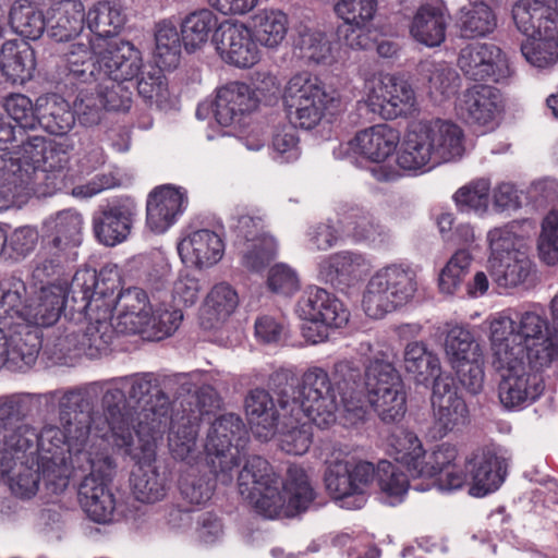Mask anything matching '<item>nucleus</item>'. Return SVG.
<instances>
[{
    "instance_id": "obj_1",
    "label": "nucleus",
    "mask_w": 558,
    "mask_h": 558,
    "mask_svg": "<svg viewBox=\"0 0 558 558\" xmlns=\"http://www.w3.org/2000/svg\"><path fill=\"white\" fill-rule=\"evenodd\" d=\"M40 396L33 393H13L0 398V454L4 470H10L16 459L23 463L37 464L45 473H52L53 477L66 480L78 475V466L74 459L80 453L89 456L94 460L99 451L109 448H98L92 445L89 449L74 437H70L66 429V415L61 413L64 421L63 429L57 426H45L40 432L23 423L29 415Z\"/></svg>"
},
{
    "instance_id": "obj_2",
    "label": "nucleus",
    "mask_w": 558,
    "mask_h": 558,
    "mask_svg": "<svg viewBox=\"0 0 558 558\" xmlns=\"http://www.w3.org/2000/svg\"><path fill=\"white\" fill-rule=\"evenodd\" d=\"M335 385L341 397L343 411L356 418L365 415V399L380 420L395 423L407 412V393L399 372L385 352H379L362 371L353 362L341 361L335 366Z\"/></svg>"
},
{
    "instance_id": "obj_3",
    "label": "nucleus",
    "mask_w": 558,
    "mask_h": 558,
    "mask_svg": "<svg viewBox=\"0 0 558 558\" xmlns=\"http://www.w3.org/2000/svg\"><path fill=\"white\" fill-rule=\"evenodd\" d=\"M14 155L0 156V180L15 194L49 196L69 189L68 166L72 146L43 136L21 137Z\"/></svg>"
},
{
    "instance_id": "obj_4",
    "label": "nucleus",
    "mask_w": 558,
    "mask_h": 558,
    "mask_svg": "<svg viewBox=\"0 0 558 558\" xmlns=\"http://www.w3.org/2000/svg\"><path fill=\"white\" fill-rule=\"evenodd\" d=\"M104 413L92 411V403L86 392L68 391L60 400V409L66 415V429L86 449L89 435L104 439L111 435L114 445L123 449L136 444V428L133 426V413L125 407L122 390L109 389L102 397Z\"/></svg>"
},
{
    "instance_id": "obj_5",
    "label": "nucleus",
    "mask_w": 558,
    "mask_h": 558,
    "mask_svg": "<svg viewBox=\"0 0 558 558\" xmlns=\"http://www.w3.org/2000/svg\"><path fill=\"white\" fill-rule=\"evenodd\" d=\"M141 51L121 40L99 53L98 76L86 88H78L74 107L78 113L95 114L100 108L108 111H129L132 92L123 83L138 77Z\"/></svg>"
},
{
    "instance_id": "obj_6",
    "label": "nucleus",
    "mask_w": 558,
    "mask_h": 558,
    "mask_svg": "<svg viewBox=\"0 0 558 558\" xmlns=\"http://www.w3.org/2000/svg\"><path fill=\"white\" fill-rule=\"evenodd\" d=\"M83 216L74 209L58 211L43 227L40 248L36 255L33 277L37 281L62 276L65 267L77 257L83 240Z\"/></svg>"
},
{
    "instance_id": "obj_7",
    "label": "nucleus",
    "mask_w": 558,
    "mask_h": 558,
    "mask_svg": "<svg viewBox=\"0 0 558 558\" xmlns=\"http://www.w3.org/2000/svg\"><path fill=\"white\" fill-rule=\"evenodd\" d=\"M331 384L328 373L320 367H311L302 376L301 385L289 386L279 392V407L292 417L306 416L319 428L336 421V412L343 408L339 391Z\"/></svg>"
},
{
    "instance_id": "obj_8",
    "label": "nucleus",
    "mask_w": 558,
    "mask_h": 558,
    "mask_svg": "<svg viewBox=\"0 0 558 558\" xmlns=\"http://www.w3.org/2000/svg\"><path fill=\"white\" fill-rule=\"evenodd\" d=\"M245 495L253 502L256 512L267 519L296 515L307 510L315 499L306 472L294 464L288 468L287 478L281 484L252 486Z\"/></svg>"
},
{
    "instance_id": "obj_9",
    "label": "nucleus",
    "mask_w": 558,
    "mask_h": 558,
    "mask_svg": "<svg viewBox=\"0 0 558 558\" xmlns=\"http://www.w3.org/2000/svg\"><path fill=\"white\" fill-rule=\"evenodd\" d=\"M88 454L80 453L75 459V464L84 475L78 496L82 508L87 515L97 523L110 522L116 510V497L111 490L110 484L117 472V463L109 452L99 451L94 460Z\"/></svg>"
},
{
    "instance_id": "obj_10",
    "label": "nucleus",
    "mask_w": 558,
    "mask_h": 558,
    "mask_svg": "<svg viewBox=\"0 0 558 558\" xmlns=\"http://www.w3.org/2000/svg\"><path fill=\"white\" fill-rule=\"evenodd\" d=\"M417 291L416 272L409 266L392 264L376 271L363 294L367 316L381 318L408 304Z\"/></svg>"
},
{
    "instance_id": "obj_11",
    "label": "nucleus",
    "mask_w": 558,
    "mask_h": 558,
    "mask_svg": "<svg viewBox=\"0 0 558 558\" xmlns=\"http://www.w3.org/2000/svg\"><path fill=\"white\" fill-rule=\"evenodd\" d=\"M218 396L210 386H203L180 402L181 410L171 416L168 445L177 460L191 459L196 453L201 424L210 420V410L218 405Z\"/></svg>"
},
{
    "instance_id": "obj_12",
    "label": "nucleus",
    "mask_w": 558,
    "mask_h": 558,
    "mask_svg": "<svg viewBox=\"0 0 558 558\" xmlns=\"http://www.w3.org/2000/svg\"><path fill=\"white\" fill-rule=\"evenodd\" d=\"M492 364L500 373L498 397L507 409H520L537 400L544 390L539 372L527 368L525 357L507 354V344H495Z\"/></svg>"
},
{
    "instance_id": "obj_13",
    "label": "nucleus",
    "mask_w": 558,
    "mask_h": 558,
    "mask_svg": "<svg viewBox=\"0 0 558 558\" xmlns=\"http://www.w3.org/2000/svg\"><path fill=\"white\" fill-rule=\"evenodd\" d=\"M331 100L323 81L308 72L293 75L283 95L290 122L304 130H312L320 122Z\"/></svg>"
},
{
    "instance_id": "obj_14",
    "label": "nucleus",
    "mask_w": 558,
    "mask_h": 558,
    "mask_svg": "<svg viewBox=\"0 0 558 558\" xmlns=\"http://www.w3.org/2000/svg\"><path fill=\"white\" fill-rule=\"evenodd\" d=\"M247 440L248 433L240 415L226 413L211 422L204 448L214 472L231 478L230 473L240 465V454Z\"/></svg>"
},
{
    "instance_id": "obj_15",
    "label": "nucleus",
    "mask_w": 558,
    "mask_h": 558,
    "mask_svg": "<svg viewBox=\"0 0 558 558\" xmlns=\"http://www.w3.org/2000/svg\"><path fill=\"white\" fill-rule=\"evenodd\" d=\"M162 436H145V425L136 429V444L128 448L124 456L134 463L131 484L136 499L153 504L162 499L168 490L166 473L156 466L157 440Z\"/></svg>"
},
{
    "instance_id": "obj_16",
    "label": "nucleus",
    "mask_w": 558,
    "mask_h": 558,
    "mask_svg": "<svg viewBox=\"0 0 558 558\" xmlns=\"http://www.w3.org/2000/svg\"><path fill=\"white\" fill-rule=\"evenodd\" d=\"M118 389L138 404L144 402L136 429L145 425V436H162L171 421V402L161 390L158 378L153 373L132 375L125 377L122 388ZM125 407L131 411L128 404Z\"/></svg>"
},
{
    "instance_id": "obj_17",
    "label": "nucleus",
    "mask_w": 558,
    "mask_h": 558,
    "mask_svg": "<svg viewBox=\"0 0 558 558\" xmlns=\"http://www.w3.org/2000/svg\"><path fill=\"white\" fill-rule=\"evenodd\" d=\"M122 276L114 264H107L97 272L93 268L75 271L70 282L72 308L85 318L93 319L95 310L105 305L104 299L121 288Z\"/></svg>"
},
{
    "instance_id": "obj_18",
    "label": "nucleus",
    "mask_w": 558,
    "mask_h": 558,
    "mask_svg": "<svg viewBox=\"0 0 558 558\" xmlns=\"http://www.w3.org/2000/svg\"><path fill=\"white\" fill-rule=\"evenodd\" d=\"M400 142L399 132L388 124H375L355 134L350 141L353 151L374 162L371 173L378 182H391L400 178V171L385 163Z\"/></svg>"
},
{
    "instance_id": "obj_19",
    "label": "nucleus",
    "mask_w": 558,
    "mask_h": 558,
    "mask_svg": "<svg viewBox=\"0 0 558 558\" xmlns=\"http://www.w3.org/2000/svg\"><path fill=\"white\" fill-rule=\"evenodd\" d=\"M136 215L134 198L126 195L113 197L94 213V236L100 244L110 247L124 242L131 234Z\"/></svg>"
},
{
    "instance_id": "obj_20",
    "label": "nucleus",
    "mask_w": 558,
    "mask_h": 558,
    "mask_svg": "<svg viewBox=\"0 0 558 558\" xmlns=\"http://www.w3.org/2000/svg\"><path fill=\"white\" fill-rule=\"evenodd\" d=\"M379 0H337L333 10L342 20L337 27L340 43L353 50H366L374 45L369 25L378 10Z\"/></svg>"
},
{
    "instance_id": "obj_21",
    "label": "nucleus",
    "mask_w": 558,
    "mask_h": 558,
    "mask_svg": "<svg viewBox=\"0 0 558 558\" xmlns=\"http://www.w3.org/2000/svg\"><path fill=\"white\" fill-rule=\"evenodd\" d=\"M350 480L354 494H363L376 477L381 493L389 499V505L400 504L407 495L409 476L387 460H381L377 468L368 461H348Z\"/></svg>"
},
{
    "instance_id": "obj_22",
    "label": "nucleus",
    "mask_w": 558,
    "mask_h": 558,
    "mask_svg": "<svg viewBox=\"0 0 558 558\" xmlns=\"http://www.w3.org/2000/svg\"><path fill=\"white\" fill-rule=\"evenodd\" d=\"M547 329V319L534 312L521 315L518 329L515 322L510 317L496 318L490 324L492 351H495V344L500 342L507 344V354L525 357V343L541 340L546 336L544 331Z\"/></svg>"
},
{
    "instance_id": "obj_23",
    "label": "nucleus",
    "mask_w": 558,
    "mask_h": 558,
    "mask_svg": "<svg viewBox=\"0 0 558 558\" xmlns=\"http://www.w3.org/2000/svg\"><path fill=\"white\" fill-rule=\"evenodd\" d=\"M213 43L221 59L241 69L259 61V49L252 29L238 21L222 22L213 34Z\"/></svg>"
},
{
    "instance_id": "obj_24",
    "label": "nucleus",
    "mask_w": 558,
    "mask_h": 558,
    "mask_svg": "<svg viewBox=\"0 0 558 558\" xmlns=\"http://www.w3.org/2000/svg\"><path fill=\"white\" fill-rule=\"evenodd\" d=\"M39 282L43 286L37 300L28 304L26 324L33 328L48 327L58 322L66 307L73 314L76 313L72 308V293L68 280H61V276H53Z\"/></svg>"
},
{
    "instance_id": "obj_25",
    "label": "nucleus",
    "mask_w": 558,
    "mask_h": 558,
    "mask_svg": "<svg viewBox=\"0 0 558 558\" xmlns=\"http://www.w3.org/2000/svg\"><path fill=\"white\" fill-rule=\"evenodd\" d=\"M367 102L373 112L386 120H393L411 113L415 93L407 81L386 74L373 86Z\"/></svg>"
},
{
    "instance_id": "obj_26",
    "label": "nucleus",
    "mask_w": 558,
    "mask_h": 558,
    "mask_svg": "<svg viewBox=\"0 0 558 558\" xmlns=\"http://www.w3.org/2000/svg\"><path fill=\"white\" fill-rule=\"evenodd\" d=\"M189 204L186 191L172 185L155 187L146 202V225L154 233L161 234L171 228Z\"/></svg>"
},
{
    "instance_id": "obj_27",
    "label": "nucleus",
    "mask_w": 558,
    "mask_h": 558,
    "mask_svg": "<svg viewBox=\"0 0 558 558\" xmlns=\"http://www.w3.org/2000/svg\"><path fill=\"white\" fill-rule=\"evenodd\" d=\"M300 317L311 324L341 328L349 322L350 313L343 303L323 288H311L298 302Z\"/></svg>"
},
{
    "instance_id": "obj_28",
    "label": "nucleus",
    "mask_w": 558,
    "mask_h": 558,
    "mask_svg": "<svg viewBox=\"0 0 558 558\" xmlns=\"http://www.w3.org/2000/svg\"><path fill=\"white\" fill-rule=\"evenodd\" d=\"M463 466L468 483H471L469 493L474 497H484L497 490L505 480L504 459L490 449L476 450Z\"/></svg>"
},
{
    "instance_id": "obj_29",
    "label": "nucleus",
    "mask_w": 558,
    "mask_h": 558,
    "mask_svg": "<svg viewBox=\"0 0 558 558\" xmlns=\"http://www.w3.org/2000/svg\"><path fill=\"white\" fill-rule=\"evenodd\" d=\"M449 20L450 12L444 0H425L411 20L410 34L426 47H438L446 39Z\"/></svg>"
},
{
    "instance_id": "obj_30",
    "label": "nucleus",
    "mask_w": 558,
    "mask_h": 558,
    "mask_svg": "<svg viewBox=\"0 0 558 558\" xmlns=\"http://www.w3.org/2000/svg\"><path fill=\"white\" fill-rule=\"evenodd\" d=\"M458 449L450 444H441L426 458L420 466V477H437L441 490H457L468 483V474L457 463Z\"/></svg>"
},
{
    "instance_id": "obj_31",
    "label": "nucleus",
    "mask_w": 558,
    "mask_h": 558,
    "mask_svg": "<svg viewBox=\"0 0 558 558\" xmlns=\"http://www.w3.org/2000/svg\"><path fill=\"white\" fill-rule=\"evenodd\" d=\"M432 405L435 429L442 437L466 422L469 410L462 397L446 380L433 385Z\"/></svg>"
},
{
    "instance_id": "obj_32",
    "label": "nucleus",
    "mask_w": 558,
    "mask_h": 558,
    "mask_svg": "<svg viewBox=\"0 0 558 558\" xmlns=\"http://www.w3.org/2000/svg\"><path fill=\"white\" fill-rule=\"evenodd\" d=\"M178 253L184 264L201 269L210 267L222 258L225 243L215 231L198 229L179 242Z\"/></svg>"
},
{
    "instance_id": "obj_33",
    "label": "nucleus",
    "mask_w": 558,
    "mask_h": 558,
    "mask_svg": "<svg viewBox=\"0 0 558 558\" xmlns=\"http://www.w3.org/2000/svg\"><path fill=\"white\" fill-rule=\"evenodd\" d=\"M245 412L253 435L259 440L272 438L283 421V410L277 409L270 393L265 389H253L245 398Z\"/></svg>"
},
{
    "instance_id": "obj_34",
    "label": "nucleus",
    "mask_w": 558,
    "mask_h": 558,
    "mask_svg": "<svg viewBox=\"0 0 558 558\" xmlns=\"http://www.w3.org/2000/svg\"><path fill=\"white\" fill-rule=\"evenodd\" d=\"M258 98L255 92L242 82H230L220 87L215 100V117L222 126L239 122L241 118L255 110Z\"/></svg>"
},
{
    "instance_id": "obj_35",
    "label": "nucleus",
    "mask_w": 558,
    "mask_h": 558,
    "mask_svg": "<svg viewBox=\"0 0 558 558\" xmlns=\"http://www.w3.org/2000/svg\"><path fill=\"white\" fill-rule=\"evenodd\" d=\"M153 305L147 292L140 287L120 290L116 311L118 312L114 328L118 333L138 335L148 319Z\"/></svg>"
},
{
    "instance_id": "obj_36",
    "label": "nucleus",
    "mask_w": 558,
    "mask_h": 558,
    "mask_svg": "<svg viewBox=\"0 0 558 558\" xmlns=\"http://www.w3.org/2000/svg\"><path fill=\"white\" fill-rule=\"evenodd\" d=\"M0 345L3 349V365L11 364L19 368L33 365L41 348V339L37 329L29 324L14 326L0 333Z\"/></svg>"
},
{
    "instance_id": "obj_37",
    "label": "nucleus",
    "mask_w": 558,
    "mask_h": 558,
    "mask_svg": "<svg viewBox=\"0 0 558 558\" xmlns=\"http://www.w3.org/2000/svg\"><path fill=\"white\" fill-rule=\"evenodd\" d=\"M511 13L518 31L526 37L553 34L558 29V9L554 10L544 0H519L513 4Z\"/></svg>"
},
{
    "instance_id": "obj_38",
    "label": "nucleus",
    "mask_w": 558,
    "mask_h": 558,
    "mask_svg": "<svg viewBox=\"0 0 558 558\" xmlns=\"http://www.w3.org/2000/svg\"><path fill=\"white\" fill-rule=\"evenodd\" d=\"M498 112V90L489 85L469 88L459 107V114L468 124L487 129H493Z\"/></svg>"
},
{
    "instance_id": "obj_39",
    "label": "nucleus",
    "mask_w": 558,
    "mask_h": 558,
    "mask_svg": "<svg viewBox=\"0 0 558 558\" xmlns=\"http://www.w3.org/2000/svg\"><path fill=\"white\" fill-rule=\"evenodd\" d=\"M421 123L438 163L453 161L462 157L464 133L458 124L439 118L421 121Z\"/></svg>"
},
{
    "instance_id": "obj_40",
    "label": "nucleus",
    "mask_w": 558,
    "mask_h": 558,
    "mask_svg": "<svg viewBox=\"0 0 558 558\" xmlns=\"http://www.w3.org/2000/svg\"><path fill=\"white\" fill-rule=\"evenodd\" d=\"M85 24V8L78 0H61L48 11V34L56 41L74 39Z\"/></svg>"
},
{
    "instance_id": "obj_41",
    "label": "nucleus",
    "mask_w": 558,
    "mask_h": 558,
    "mask_svg": "<svg viewBox=\"0 0 558 558\" xmlns=\"http://www.w3.org/2000/svg\"><path fill=\"white\" fill-rule=\"evenodd\" d=\"M397 163L400 169L412 172H425L439 165L421 121L404 137Z\"/></svg>"
},
{
    "instance_id": "obj_42",
    "label": "nucleus",
    "mask_w": 558,
    "mask_h": 558,
    "mask_svg": "<svg viewBox=\"0 0 558 558\" xmlns=\"http://www.w3.org/2000/svg\"><path fill=\"white\" fill-rule=\"evenodd\" d=\"M35 66V52L27 41L10 39L2 45L0 69L7 82L24 84L32 78Z\"/></svg>"
},
{
    "instance_id": "obj_43",
    "label": "nucleus",
    "mask_w": 558,
    "mask_h": 558,
    "mask_svg": "<svg viewBox=\"0 0 558 558\" xmlns=\"http://www.w3.org/2000/svg\"><path fill=\"white\" fill-rule=\"evenodd\" d=\"M26 284L14 276L0 281V333L26 323Z\"/></svg>"
},
{
    "instance_id": "obj_44",
    "label": "nucleus",
    "mask_w": 558,
    "mask_h": 558,
    "mask_svg": "<svg viewBox=\"0 0 558 558\" xmlns=\"http://www.w3.org/2000/svg\"><path fill=\"white\" fill-rule=\"evenodd\" d=\"M201 452L196 445V453L193 458L183 460L186 462L187 468L181 471L179 478V489L184 500L191 505L203 506L209 501L216 488V477L221 472L215 473L211 470L209 473H202L194 463L197 464V459ZM210 469H213L210 466Z\"/></svg>"
},
{
    "instance_id": "obj_45",
    "label": "nucleus",
    "mask_w": 558,
    "mask_h": 558,
    "mask_svg": "<svg viewBox=\"0 0 558 558\" xmlns=\"http://www.w3.org/2000/svg\"><path fill=\"white\" fill-rule=\"evenodd\" d=\"M403 366L416 384L435 385L440 378V361L424 342L413 341L407 344L403 352Z\"/></svg>"
},
{
    "instance_id": "obj_46",
    "label": "nucleus",
    "mask_w": 558,
    "mask_h": 558,
    "mask_svg": "<svg viewBox=\"0 0 558 558\" xmlns=\"http://www.w3.org/2000/svg\"><path fill=\"white\" fill-rule=\"evenodd\" d=\"M500 49L493 44H472L461 49L458 66L473 81H486L495 74Z\"/></svg>"
},
{
    "instance_id": "obj_47",
    "label": "nucleus",
    "mask_w": 558,
    "mask_h": 558,
    "mask_svg": "<svg viewBox=\"0 0 558 558\" xmlns=\"http://www.w3.org/2000/svg\"><path fill=\"white\" fill-rule=\"evenodd\" d=\"M389 446L395 460L407 469L411 477L417 478L420 466L426 458L420 438L411 430L397 427L389 437Z\"/></svg>"
},
{
    "instance_id": "obj_48",
    "label": "nucleus",
    "mask_w": 558,
    "mask_h": 558,
    "mask_svg": "<svg viewBox=\"0 0 558 558\" xmlns=\"http://www.w3.org/2000/svg\"><path fill=\"white\" fill-rule=\"evenodd\" d=\"M114 333H118L114 325L99 322L97 326L92 325L85 330L69 333L66 340L73 345L76 354L95 359L108 352Z\"/></svg>"
},
{
    "instance_id": "obj_49",
    "label": "nucleus",
    "mask_w": 558,
    "mask_h": 558,
    "mask_svg": "<svg viewBox=\"0 0 558 558\" xmlns=\"http://www.w3.org/2000/svg\"><path fill=\"white\" fill-rule=\"evenodd\" d=\"M98 58H95L92 48L85 44L72 45L65 53L66 80L75 88H86L89 82L98 76Z\"/></svg>"
},
{
    "instance_id": "obj_50",
    "label": "nucleus",
    "mask_w": 558,
    "mask_h": 558,
    "mask_svg": "<svg viewBox=\"0 0 558 558\" xmlns=\"http://www.w3.org/2000/svg\"><path fill=\"white\" fill-rule=\"evenodd\" d=\"M75 124V112L62 97L53 94L39 102L38 125L46 132L62 136Z\"/></svg>"
},
{
    "instance_id": "obj_51",
    "label": "nucleus",
    "mask_w": 558,
    "mask_h": 558,
    "mask_svg": "<svg viewBox=\"0 0 558 558\" xmlns=\"http://www.w3.org/2000/svg\"><path fill=\"white\" fill-rule=\"evenodd\" d=\"M364 264L361 254L339 252L324 258L318 265V276L333 287L349 286L360 267Z\"/></svg>"
},
{
    "instance_id": "obj_52",
    "label": "nucleus",
    "mask_w": 558,
    "mask_h": 558,
    "mask_svg": "<svg viewBox=\"0 0 558 558\" xmlns=\"http://www.w3.org/2000/svg\"><path fill=\"white\" fill-rule=\"evenodd\" d=\"M497 26L493 9L483 1L470 3L459 11L458 27L462 38L474 39L489 35Z\"/></svg>"
},
{
    "instance_id": "obj_53",
    "label": "nucleus",
    "mask_w": 558,
    "mask_h": 558,
    "mask_svg": "<svg viewBox=\"0 0 558 558\" xmlns=\"http://www.w3.org/2000/svg\"><path fill=\"white\" fill-rule=\"evenodd\" d=\"M0 469L3 475L11 478V488L14 494L21 498H31L36 495L39 488L40 480L54 483L58 477H53L52 473H45L39 463H23L20 459L14 461L10 470L5 471L2 465V457L0 458Z\"/></svg>"
},
{
    "instance_id": "obj_54",
    "label": "nucleus",
    "mask_w": 558,
    "mask_h": 558,
    "mask_svg": "<svg viewBox=\"0 0 558 558\" xmlns=\"http://www.w3.org/2000/svg\"><path fill=\"white\" fill-rule=\"evenodd\" d=\"M10 26L21 37L36 40L48 31V17L34 3L19 0L10 9Z\"/></svg>"
},
{
    "instance_id": "obj_55",
    "label": "nucleus",
    "mask_w": 558,
    "mask_h": 558,
    "mask_svg": "<svg viewBox=\"0 0 558 558\" xmlns=\"http://www.w3.org/2000/svg\"><path fill=\"white\" fill-rule=\"evenodd\" d=\"M239 296L228 283L216 284L208 293L203 307V326L215 328L225 322L236 308Z\"/></svg>"
},
{
    "instance_id": "obj_56",
    "label": "nucleus",
    "mask_w": 558,
    "mask_h": 558,
    "mask_svg": "<svg viewBox=\"0 0 558 558\" xmlns=\"http://www.w3.org/2000/svg\"><path fill=\"white\" fill-rule=\"evenodd\" d=\"M313 424L306 416L296 420L289 413L283 414L279 437L281 450L294 456L306 453L313 442Z\"/></svg>"
},
{
    "instance_id": "obj_57",
    "label": "nucleus",
    "mask_w": 558,
    "mask_h": 558,
    "mask_svg": "<svg viewBox=\"0 0 558 558\" xmlns=\"http://www.w3.org/2000/svg\"><path fill=\"white\" fill-rule=\"evenodd\" d=\"M288 32V16L284 12L275 9H264L253 17L252 34L260 45L274 48L286 37Z\"/></svg>"
},
{
    "instance_id": "obj_58",
    "label": "nucleus",
    "mask_w": 558,
    "mask_h": 558,
    "mask_svg": "<svg viewBox=\"0 0 558 558\" xmlns=\"http://www.w3.org/2000/svg\"><path fill=\"white\" fill-rule=\"evenodd\" d=\"M492 277L499 287L512 288L523 283L532 271V262L517 254L502 255L489 260Z\"/></svg>"
},
{
    "instance_id": "obj_59",
    "label": "nucleus",
    "mask_w": 558,
    "mask_h": 558,
    "mask_svg": "<svg viewBox=\"0 0 558 558\" xmlns=\"http://www.w3.org/2000/svg\"><path fill=\"white\" fill-rule=\"evenodd\" d=\"M217 16L208 9L189 14L182 23V43L189 52L205 44L211 32L218 27Z\"/></svg>"
},
{
    "instance_id": "obj_60",
    "label": "nucleus",
    "mask_w": 558,
    "mask_h": 558,
    "mask_svg": "<svg viewBox=\"0 0 558 558\" xmlns=\"http://www.w3.org/2000/svg\"><path fill=\"white\" fill-rule=\"evenodd\" d=\"M125 23L120 8L107 1H100L86 13V24L99 38H110L119 34Z\"/></svg>"
},
{
    "instance_id": "obj_61",
    "label": "nucleus",
    "mask_w": 558,
    "mask_h": 558,
    "mask_svg": "<svg viewBox=\"0 0 558 558\" xmlns=\"http://www.w3.org/2000/svg\"><path fill=\"white\" fill-rule=\"evenodd\" d=\"M295 48L299 50V56L307 63L327 65L335 61L331 43L320 31L307 27L300 31Z\"/></svg>"
},
{
    "instance_id": "obj_62",
    "label": "nucleus",
    "mask_w": 558,
    "mask_h": 558,
    "mask_svg": "<svg viewBox=\"0 0 558 558\" xmlns=\"http://www.w3.org/2000/svg\"><path fill=\"white\" fill-rule=\"evenodd\" d=\"M424 71L428 74V93L435 102L441 104L458 93L460 76L447 63H428Z\"/></svg>"
},
{
    "instance_id": "obj_63",
    "label": "nucleus",
    "mask_w": 558,
    "mask_h": 558,
    "mask_svg": "<svg viewBox=\"0 0 558 558\" xmlns=\"http://www.w3.org/2000/svg\"><path fill=\"white\" fill-rule=\"evenodd\" d=\"M525 60L536 68H546L558 60V29L553 34H541L526 37L521 45Z\"/></svg>"
},
{
    "instance_id": "obj_64",
    "label": "nucleus",
    "mask_w": 558,
    "mask_h": 558,
    "mask_svg": "<svg viewBox=\"0 0 558 558\" xmlns=\"http://www.w3.org/2000/svg\"><path fill=\"white\" fill-rule=\"evenodd\" d=\"M182 37L175 26L168 23H159L155 33V58L158 68H175L181 53Z\"/></svg>"
}]
</instances>
